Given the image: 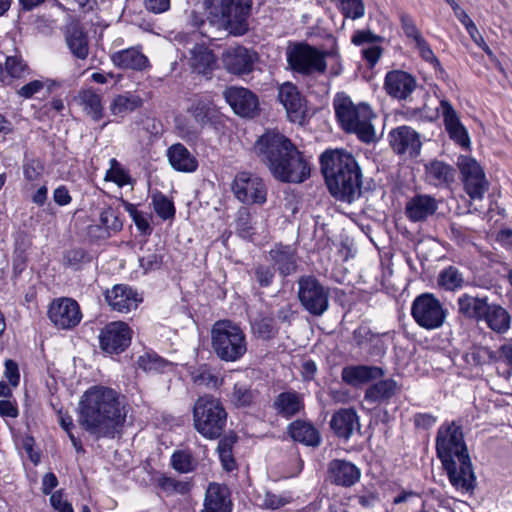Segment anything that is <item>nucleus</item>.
<instances>
[{"label": "nucleus", "instance_id": "nucleus-1", "mask_svg": "<svg viewBox=\"0 0 512 512\" xmlns=\"http://www.w3.org/2000/svg\"><path fill=\"white\" fill-rule=\"evenodd\" d=\"M126 416V407L120 393L107 386H91L81 396L78 404V423L96 440L118 436Z\"/></svg>", "mask_w": 512, "mask_h": 512}, {"label": "nucleus", "instance_id": "nucleus-2", "mask_svg": "<svg viewBox=\"0 0 512 512\" xmlns=\"http://www.w3.org/2000/svg\"><path fill=\"white\" fill-rule=\"evenodd\" d=\"M254 149L276 180L300 184L310 177L309 159L284 134L269 130L258 138Z\"/></svg>", "mask_w": 512, "mask_h": 512}, {"label": "nucleus", "instance_id": "nucleus-3", "mask_svg": "<svg viewBox=\"0 0 512 512\" xmlns=\"http://www.w3.org/2000/svg\"><path fill=\"white\" fill-rule=\"evenodd\" d=\"M436 453L453 487L462 492L475 488L476 476L464 442L463 432L455 422L442 424L436 436Z\"/></svg>", "mask_w": 512, "mask_h": 512}, {"label": "nucleus", "instance_id": "nucleus-4", "mask_svg": "<svg viewBox=\"0 0 512 512\" xmlns=\"http://www.w3.org/2000/svg\"><path fill=\"white\" fill-rule=\"evenodd\" d=\"M320 166L328 190L335 199L352 203L361 196L362 173L350 152L326 150L320 156Z\"/></svg>", "mask_w": 512, "mask_h": 512}, {"label": "nucleus", "instance_id": "nucleus-5", "mask_svg": "<svg viewBox=\"0 0 512 512\" xmlns=\"http://www.w3.org/2000/svg\"><path fill=\"white\" fill-rule=\"evenodd\" d=\"M336 118L347 133H354L365 143L376 140L375 129L371 124L374 114L365 103L355 105L350 97L337 94L333 101Z\"/></svg>", "mask_w": 512, "mask_h": 512}, {"label": "nucleus", "instance_id": "nucleus-6", "mask_svg": "<svg viewBox=\"0 0 512 512\" xmlns=\"http://www.w3.org/2000/svg\"><path fill=\"white\" fill-rule=\"evenodd\" d=\"M211 346L221 361L237 362L246 354L248 342L240 325L225 319L212 325Z\"/></svg>", "mask_w": 512, "mask_h": 512}, {"label": "nucleus", "instance_id": "nucleus-7", "mask_svg": "<svg viewBox=\"0 0 512 512\" xmlns=\"http://www.w3.org/2000/svg\"><path fill=\"white\" fill-rule=\"evenodd\" d=\"M227 417V411L220 399L212 395H203L195 401L193 425L204 438H220L225 431Z\"/></svg>", "mask_w": 512, "mask_h": 512}, {"label": "nucleus", "instance_id": "nucleus-8", "mask_svg": "<svg viewBox=\"0 0 512 512\" xmlns=\"http://www.w3.org/2000/svg\"><path fill=\"white\" fill-rule=\"evenodd\" d=\"M330 55L329 51L301 42L287 50V62L293 72L303 76L323 74L327 69L326 58Z\"/></svg>", "mask_w": 512, "mask_h": 512}, {"label": "nucleus", "instance_id": "nucleus-9", "mask_svg": "<svg viewBox=\"0 0 512 512\" xmlns=\"http://www.w3.org/2000/svg\"><path fill=\"white\" fill-rule=\"evenodd\" d=\"M448 310L440 300L430 292L419 294L411 304V316L423 329L435 330L443 326Z\"/></svg>", "mask_w": 512, "mask_h": 512}, {"label": "nucleus", "instance_id": "nucleus-10", "mask_svg": "<svg viewBox=\"0 0 512 512\" xmlns=\"http://www.w3.org/2000/svg\"><path fill=\"white\" fill-rule=\"evenodd\" d=\"M298 299L305 311L314 317L322 316L329 308V287L313 275H303L297 280Z\"/></svg>", "mask_w": 512, "mask_h": 512}, {"label": "nucleus", "instance_id": "nucleus-11", "mask_svg": "<svg viewBox=\"0 0 512 512\" xmlns=\"http://www.w3.org/2000/svg\"><path fill=\"white\" fill-rule=\"evenodd\" d=\"M253 0H220V19L226 30L242 36L249 30Z\"/></svg>", "mask_w": 512, "mask_h": 512}, {"label": "nucleus", "instance_id": "nucleus-12", "mask_svg": "<svg viewBox=\"0 0 512 512\" xmlns=\"http://www.w3.org/2000/svg\"><path fill=\"white\" fill-rule=\"evenodd\" d=\"M132 330L122 321L106 324L99 333V345L107 354H120L124 352L132 340Z\"/></svg>", "mask_w": 512, "mask_h": 512}, {"label": "nucleus", "instance_id": "nucleus-13", "mask_svg": "<svg viewBox=\"0 0 512 512\" xmlns=\"http://www.w3.org/2000/svg\"><path fill=\"white\" fill-rule=\"evenodd\" d=\"M235 197L246 204L266 202L267 190L263 180L248 172H239L232 183Z\"/></svg>", "mask_w": 512, "mask_h": 512}, {"label": "nucleus", "instance_id": "nucleus-14", "mask_svg": "<svg viewBox=\"0 0 512 512\" xmlns=\"http://www.w3.org/2000/svg\"><path fill=\"white\" fill-rule=\"evenodd\" d=\"M485 217L490 225L486 231V239L498 243L505 249L512 248V229L503 227L505 209L494 200V194L489 195V208Z\"/></svg>", "mask_w": 512, "mask_h": 512}, {"label": "nucleus", "instance_id": "nucleus-15", "mask_svg": "<svg viewBox=\"0 0 512 512\" xmlns=\"http://www.w3.org/2000/svg\"><path fill=\"white\" fill-rule=\"evenodd\" d=\"M48 317L58 329H72L80 323L82 313L74 299L58 298L49 305Z\"/></svg>", "mask_w": 512, "mask_h": 512}, {"label": "nucleus", "instance_id": "nucleus-16", "mask_svg": "<svg viewBox=\"0 0 512 512\" xmlns=\"http://www.w3.org/2000/svg\"><path fill=\"white\" fill-rule=\"evenodd\" d=\"M278 99L285 107L290 121L299 124L305 121L306 100L294 84L290 82L282 84L278 90Z\"/></svg>", "mask_w": 512, "mask_h": 512}, {"label": "nucleus", "instance_id": "nucleus-17", "mask_svg": "<svg viewBox=\"0 0 512 512\" xmlns=\"http://www.w3.org/2000/svg\"><path fill=\"white\" fill-rule=\"evenodd\" d=\"M224 98L233 111L242 117H254L259 109L257 96L247 88L231 86L224 90Z\"/></svg>", "mask_w": 512, "mask_h": 512}, {"label": "nucleus", "instance_id": "nucleus-18", "mask_svg": "<svg viewBox=\"0 0 512 512\" xmlns=\"http://www.w3.org/2000/svg\"><path fill=\"white\" fill-rule=\"evenodd\" d=\"M257 54L244 46L230 47L222 54L224 68L231 74L245 75L252 72Z\"/></svg>", "mask_w": 512, "mask_h": 512}, {"label": "nucleus", "instance_id": "nucleus-19", "mask_svg": "<svg viewBox=\"0 0 512 512\" xmlns=\"http://www.w3.org/2000/svg\"><path fill=\"white\" fill-rule=\"evenodd\" d=\"M389 144L393 151L399 155L408 154L416 157L420 153L421 141L419 134L409 126H400L392 129L389 134Z\"/></svg>", "mask_w": 512, "mask_h": 512}, {"label": "nucleus", "instance_id": "nucleus-20", "mask_svg": "<svg viewBox=\"0 0 512 512\" xmlns=\"http://www.w3.org/2000/svg\"><path fill=\"white\" fill-rule=\"evenodd\" d=\"M105 299L112 310L128 313L136 309L142 298L136 290L126 284L115 285L105 293Z\"/></svg>", "mask_w": 512, "mask_h": 512}, {"label": "nucleus", "instance_id": "nucleus-21", "mask_svg": "<svg viewBox=\"0 0 512 512\" xmlns=\"http://www.w3.org/2000/svg\"><path fill=\"white\" fill-rule=\"evenodd\" d=\"M328 478L334 485L351 487L361 477V470L350 461L334 459L328 465Z\"/></svg>", "mask_w": 512, "mask_h": 512}, {"label": "nucleus", "instance_id": "nucleus-22", "mask_svg": "<svg viewBox=\"0 0 512 512\" xmlns=\"http://www.w3.org/2000/svg\"><path fill=\"white\" fill-rule=\"evenodd\" d=\"M457 165L466 193L471 199H480V164L470 156L460 155Z\"/></svg>", "mask_w": 512, "mask_h": 512}, {"label": "nucleus", "instance_id": "nucleus-23", "mask_svg": "<svg viewBox=\"0 0 512 512\" xmlns=\"http://www.w3.org/2000/svg\"><path fill=\"white\" fill-rule=\"evenodd\" d=\"M384 88L391 97L405 100L415 90L416 80L407 72L393 70L386 74Z\"/></svg>", "mask_w": 512, "mask_h": 512}, {"label": "nucleus", "instance_id": "nucleus-24", "mask_svg": "<svg viewBox=\"0 0 512 512\" xmlns=\"http://www.w3.org/2000/svg\"><path fill=\"white\" fill-rule=\"evenodd\" d=\"M438 204L434 197L416 194L405 205V215L412 222H422L435 214Z\"/></svg>", "mask_w": 512, "mask_h": 512}, {"label": "nucleus", "instance_id": "nucleus-25", "mask_svg": "<svg viewBox=\"0 0 512 512\" xmlns=\"http://www.w3.org/2000/svg\"><path fill=\"white\" fill-rule=\"evenodd\" d=\"M384 375L385 371L381 367L370 365H349L341 371L342 381L353 387L380 379Z\"/></svg>", "mask_w": 512, "mask_h": 512}, {"label": "nucleus", "instance_id": "nucleus-26", "mask_svg": "<svg viewBox=\"0 0 512 512\" xmlns=\"http://www.w3.org/2000/svg\"><path fill=\"white\" fill-rule=\"evenodd\" d=\"M330 428L338 438L348 440L355 430H360L356 411L353 408L339 409L331 417Z\"/></svg>", "mask_w": 512, "mask_h": 512}, {"label": "nucleus", "instance_id": "nucleus-27", "mask_svg": "<svg viewBox=\"0 0 512 512\" xmlns=\"http://www.w3.org/2000/svg\"><path fill=\"white\" fill-rule=\"evenodd\" d=\"M482 320L498 334L506 333L511 325L509 312L498 304H489L487 298H482Z\"/></svg>", "mask_w": 512, "mask_h": 512}, {"label": "nucleus", "instance_id": "nucleus-28", "mask_svg": "<svg viewBox=\"0 0 512 512\" xmlns=\"http://www.w3.org/2000/svg\"><path fill=\"white\" fill-rule=\"evenodd\" d=\"M270 260L280 275L286 277L296 271V249L291 245L277 244L269 251Z\"/></svg>", "mask_w": 512, "mask_h": 512}, {"label": "nucleus", "instance_id": "nucleus-29", "mask_svg": "<svg viewBox=\"0 0 512 512\" xmlns=\"http://www.w3.org/2000/svg\"><path fill=\"white\" fill-rule=\"evenodd\" d=\"M166 156L171 167L178 172L192 173L198 168V160L182 143L171 145Z\"/></svg>", "mask_w": 512, "mask_h": 512}, {"label": "nucleus", "instance_id": "nucleus-30", "mask_svg": "<svg viewBox=\"0 0 512 512\" xmlns=\"http://www.w3.org/2000/svg\"><path fill=\"white\" fill-rule=\"evenodd\" d=\"M65 39L70 52L75 58L85 60L88 57V35L79 23H71L67 26Z\"/></svg>", "mask_w": 512, "mask_h": 512}, {"label": "nucleus", "instance_id": "nucleus-31", "mask_svg": "<svg viewBox=\"0 0 512 512\" xmlns=\"http://www.w3.org/2000/svg\"><path fill=\"white\" fill-rule=\"evenodd\" d=\"M272 407L279 416L290 419L304 409L303 397L294 390L284 391L275 397Z\"/></svg>", "mask_w": 512, "mask_h": 512}, {"label": "nucleus", "instance_id": "nucleus-32", "mask_svg": "<svg viewBox=\"0 0 512 512\" xmlns=\"http://www.w3.org/2000/svg\"><path fill=\"white\" fill-rule=\"evenodd\" d=\"M204 507L218 512H231L229 488L224 484L210 483L205 493Z\"/></svg>", "mask_w": 512, "mask_h": 512}, {"label": "nucleus", "instance_id": "nucleus-33", "mask_svg": "<svg viewBox=\"0 0 512 512\" xmlns=\"http://www.w3.org/2000/svg\"><path fill=\"white\" fill-rule=\"evenodd\" d=\"M289 436L296 442L305 446L318 447L321 436L317 428L310 422L295 420L287 427Z\"/></svg>", "mask_w": 512, "mask_h": 512}, {"label": "nucleus", "instance_id": "nucleus-34", "mask_svg": "<svg viewBox=\"0 0 512 512\" xmlns=\"http://www.w3.org/2000/svg\"><path fill=\"white\" fill-rule=\"evenodd\" d=\"M378 380L365 391L364 400L370 404L388 403L399 391L398 383L394 379Z\"/></svg>", "mask_w": 512, "mask_h": 512}, {"label": "nucleus", "instance_id": "nucleus-35", "mask_svg": "<svg viewBox=\"0 0 512 512\" xmlns=\"http://www.w3.org/2000/svg\"><path fill=\"white\" fill-rule=\"evenodd\" d=\"M112 63L120 69L141 71L149 66L148 58L137 48L131 47L111 55Z\"/></svg>", "mask_w": 512, "mask_h": 512}, {"label": "nucleus", "instance_id": "nucleus-36", "mask_svg": "<svg viewBox=\"0 0 512 512\" xmlns=\"http://www.w3.org/2000/svg\"><path fill=\"white\" fill-rule=\"evenodd\" d=\"M191 54L193 71L206 78H210L217 62L214 53L202 45H195L191 50Z\"/></svg>", "mask_w": 512, "mask_h": 512}, {"label": "nucleus", "instance_id": "nucleus-37", "mask_svg": "<svg viewBox=\"0 0 512 512\" xmlns=\"http://www.w3.org/2000/svg\"><path fill=\"white\" fill-rule=\"evenodd\" d=\"M425 171L428 183L435 187L448 186L454 181V169L442 161L434 160L426 164Z\"/></svg>", "mask_w": 512, "mask_h": 512}, {"label": "nucleus", "instance_id": "nucleus-38", "mask_svg": "<svg viewBox=\"0 0 512 512\" xmlns=\"http://www.w3.org/2000/svg\"><path fill=\"white\" fill-rule=\"evenodd\" d=\"M258 398L259 391L242 382L235 383L229 395L231 404L238 409L250 408L256 405Z\"/></svg>", "mask_w": 512, "mask_h": 512}, {"label": "nucleus", "instance_id": "nucleus-39", "mask_svg": "<svg viewBox=\"0 0 512 512\" xmlns=\"http://www.w3.org/2000/svg\"><path fill=\"white\" fill-rule=\"evenodd\" d=\"M436 284L442 291L457 292L468 283L465 282L463 274L457 267L449 265L438 273Z\"/></svg>", "mask_w": 512, "mask_h": 512}, {"label": "nucleus", "instance_id": "nucleus-40", "mask_svg": "<svg viewBox=\"0 0 512 512\" xmlns=\"http://www.w3.org/2000/svg\"><path fill=\"white\" fill-rule=\"evenodd\" d=\"M79 105L83 111L93 121H99L104 116V109L102 106V98L92 89H85L79 92L77 97Z\"/></svg>", "mask_w": 512, "mask_h": 512}, {"label": "nucleus", "instance_id": "nucleus-41", "mask_svg": "<svg viewBox=\"0 0 512 512\" xmlns=\"http://www.w3.org/2000/svg\"><path fill=\"white\" fill-rule=\"evenodd\" d=\"M143 105V99L134 93L126 92L117 95L110 103V111L114 116L121 118L134 112Z\"/></svg>", "mask_w": 512, "mask_h": 512}, {"label": "nucleus", "instance_id": "nucleus-42", "mask_svg": "<svg viewBox=\"0 0 512 512\" xmlns=\"http://www.w3.org/2000/svg\"><path fill=\"white\" fill-rule=\"evenodd\" d=\"M458 315L461 319L469 322L480 321V297L478 294H461L457 299Z\"/></svg>", "mask_w": 512, "mask_h": 512}, {"label": "nucleus", "instance_id": "nucleus-43", "mask_svg": "<svg viewBox=\"0 0 512 512\" xmlns=\"http://www.w3.org/2000/svg\"><path fill=\"white\" fill-rule=\"evenodd\" d=\"M188 112L201 128L207 125L215 126L218 122V112L210 103L198 101L188 109Z\"/></svg>", "mask_w": 512, "mask_h": 512}, {"label": "nucleus", "instance_id": "nucleus-44", "mask_svg": "<svg viewBox=\"0 0 512 512\" xmlns=\"http://www.w3.org/2000/svg\"><path fill=\"white\" fill-rule=\"evenodd\" d=\"M170 364L168 360L152 350L145 351L136 360L137 368L146 373H162Z\"/></svg>", "mask_w": 512, "mask_h": 512}, {"label": "nucleus", "instance_id": "nucleus-45", "mask_svg": "<svg viewBox=\"0 0 512 512\" xmlns=\"http://www.w3.org/2000/svg\"><path fill=\"white\" fill-rule=\"evenodd\" d=\"M212 7V0L197 2L187 14V25L196 29L201 35L207 36L206 11Z\"/></svg>", "mask_w": 512, "mask_h": 512}, {"label": "nucleus", "instance_id": "nucleus-46", "mask_svg": "<svg viewBox=\"0 0 512 512\" xmlns=\"http://www.w3.org/2000/svg\"><path fill=\"white\" fill-rule=\"evenodd\" d=\"M157 486L167 495L187 494L191 488L192 483L186 480H178L173 477H169L165 474L160 475L156 480Z\"/></svg>", "mask_w": 512, "mask_h": 512}, {"label": "nucleus", "instance_id": "nucleus-47", "mask_svg": "<svg viewBox=\"0 0 512 512\" xmlns=\"http://www.w3.org/2000/svg\"><path fill=\"white\" fill-rule=\"evenodd\" d=\"M171 466L179 473L193 472L197 467V461L189 450H177L171 456Z\"/></svg>", "mask_w": 512, "mask_h": 512}, {"label": "nucleus", "instance_id": "nucleus-48", "mask_svg": "<svg viewBox=\"0 0 512 512\" xmlns=\"http://www.w3.org/2000/svg\"><path fill=\"white\" fill-rule=\"evenodd\" d=\"M254 334L261 340H271L275 338L279 332V328L275 324L272 317H261L252 323Z\"/></svg>", "mask_w": 512, "mask_h": 512}, {"label": "nucleus", "instance_id": "nucleus-49", "mask_svg": "<svg viewBox=\"0 0 512 512\" xmlns=\"http://www.w3.org/2000/svg\"><path fill=\"white\" fill-rule=\"evenodd\" d=\"M190 376L193 383L200 387L216 388L219 384L218 377L206 365L193 368Z\"/></svg>", "mask_w": 512, "mask_h": 512}, {"label": "nucleus", "instance_id": "nucleus-50", "mask_svg": "<svg viewBox=\"0 0 512 512\" xmlns=\"http://www.w3.org/2000/svg\"><path fill=\"white\" fill-rule=\"evenodd\" d=\"M110 168L106 171L104 180L110 181L117 184L119 187H123L131 183V176L127 170L115 159L111 158Z\"/></svg>", "mask_w": 512, "mask_h": 512}, {"label": "nucleus", "instance_id": "nucleus-51", "mask_svg": "<svg viewBox=\"0 0 512 512\" xmlns=\"http://www.w3.org/2000/svg\"><path fill=\"white\" fill-rule=\"evenodd\" d=\"M155 213L163 220L173 219L175 216L174 203L164 194L156 193L152 196Z\"/></svg>", "mask_w": 512, "mask_h": 512}, {"label": "nucleus", "instance_id": "nucleus-52", "mask_svg": "<svg viewBox=\"0 0 512 512\" xmlns=\"http://www.w3.org/2000/svg\"><path fill=\"white\" fill-rule=\"evenodd\" d=\"M253 279L262 288L271 286L275 279L276 268L267 264H256L253 268Z\"/></svg>", "mask_w": 512, "mask_h": 512}, {"label": "nucleus", "instance_id": "nucleus-53", "mask_svg": "<svg viewBox=\"0 0 512 512\" xmlns=\"http://www.w3.org/2000/svg\"><path fill=\"white\" fill-rule=\"evenodd\" d=\"M236 229L242 238H250L254 234L252 216L248 209L242 208L238 211Z\"/></svg>", "mask_w": 512, "mask_h": 512}, {"label": "nucleus", "instance_id": "nucleus-54", "mask_svg": "<svg viewBox=\"0 0 512 512\" xmlns=\"http://www.w3.org/2000/svg\"><path fill=\"white\" fill-rule=\"evenodd\" d=\"M3 69L11 78H21L28 72L27 64L17 56H7Z\"/></svg>", "mask_w": 512, "mask_h": 512}, {"label": "nucleus", "instance_id": "nucleus-55", "mask_svg": "<svg viewBox=\"0 0 512 512\" xmlns=\"http://www.w3.org/2000/svg\"><path fill=\"white\" fill-rule=\"evenodd\" d=\"M291 501L292 497L290 494H275L272 492H266L263 496L261 507L265 509L276 510L291 503Z\"/></svg>", "mask_w": 512, "mask_h": 512}, {"label": "nucleus", "instance_id": "nucleus-56", "mask_svg": "<svg viewBox=\"0 0 512 512\" xmlns=\"http://www.w3.org/2000/svg\"><path fill=\"white\" fill-rule=\"evenodd\" d=\"M340 4L342 14L346 18L355 20L365 14V6L362 0H340Z\"/></svg>", "mask_w": 512, "mask_h": 512}, {"label": "nucleus", "instance_id": "nucleus-57", "mask_svg": "<svg viewBox=\"0 0 512 512\" xmlns=\"http://www.w3.org/2000/svg\"><path fill=\"white\" fill-rule=\"evenodd\" d=\"M100 223L106 229L113 231H120L122 229V222L119 220L118 213L112 207H106L100 213Z\"/></svg>", "mask_w": 512, "mask_h": 512}, {"label": "nucleus", "instance_id": "nucleus-58", "mask_svg": "<svg viewBox=\"0 0 512 512\" xmlns=\"http://www.w3.org/2000/svg\"><path fill=\"white\" fill-rule=\"evenodd\" d=\"M88 254L83 248H73L64 252L63 264L67 267H78L88 261Z\"/></svg>", "mask_w": 512, "mask_h": 512}, {"label": "nucleus", "instance_id": "nucleus-59", "mask_svg": "<svg viewBox=\"0 0 512 512\" xmlns=\"http://www.w3.org/2000/svg\"><path fill=\"white\" fill-rule=\"evenodd\" d=\"M415 48L418 50L421 58L433 64L434 66H439L440 62L435 56L434 52L432 51L430 45L428 42L424 39V37L421 35L416 40L413 41Z\"/></svg>", "mask_w": 512, "mask_h": 512}, {"label": "nucleus", "instance_id": "nucleus-60", "mask_svg": "<svg viewBox=\"0 0 512 512\" xmlns=\"http://www.w3.org/2000/svg\"><path fill=\"white\" fill-rule=\"evenodd\" d=\"M449 137L462 147H468L470 140L465 127L459 122L445 128Z\"/></svg>", "mask_w": 512, "mask_h": 512}, {"label": "nucleus", "instance_id": "nucleus-61", "mask_svg": "<svg viewBox=\"0 0 512 512\" xmlns=\"http://www.w3.org/2000/svg\"><path fill=\"white\" fill-rule=\"evenodd\" d=\"M400 24L405 36L408 39L414 41L422 35L419 29L417 28L414 20L409 14H400Z\"/></svg>", "mask_w": 512, "mask_h": 512}, {"label": "nucleus", "instance_id": "nucleus-62", "mask_svg": "<svg viewBox=\"0 0 512 512\" xmlns=\"http://www.w3.org/2000/svg\"><path fill=\"white\" fill-rule=\"evenodd\" d=\"M382 40L383 38L381 36L372 33L370 30H358L352 36V43L357 46L364 44L374 45Z\"/></svg>", "mask_w": 512, "mask_h": 512}, {"label": "nucleus", "instance_id": "nucleus-63", "mask_svg": "<svg viewBox=\"0 0 512 512\" xmlns=\"http://www.w3.org/2000/svg\"><path fill=\"white\" fill-rule=\"evenodd\" d=\"M43 167L40 162L35 159H30L23 164L24 177L28 181L37 180L42 174Z\"/></svg>", "mask_w": 512, "mask_h": 512}, {"label": "nucleus", "instance_id": "nucleus-64", "mask_svg": "<svg viewBox=\"0 0 512 512\" xmlns=\"http://www.w3.org/2000/svg\"><path fill=\"white\" fill-rule=\"evenodd\" d=\"M50 504L57 512H74L72 504L63 499L61 490L51 494Z\"/></svg>", "mask_w": 512, "mask_h": 512}]
</instances>
